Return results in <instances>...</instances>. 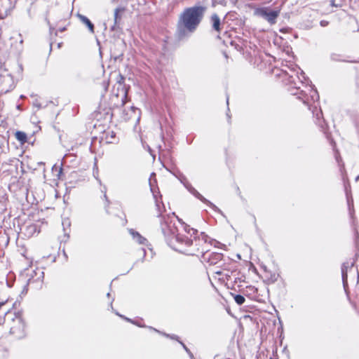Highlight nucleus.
<instances>
[{
    "instance_id": "412c9836",
    "label": "nucleus",
    "mask_w": 359,
    "mask_h": 359,
    "mask_svg": "<svg viewBox=\"0 0 359 359\" xmlns=\"http://www.w3.org/2000/svg\"><path fill=\"white\" fill-rule=\"evenodd\" d=\"M187 189L189 190V191L190 193H191L192 190H194V187H192L191 186H188V187H187Z\"/></svg>"
},
{
    "instance_id": "7c9ffc66",
    "label": "nucleus",
    "mask_w": 359,
    "mask_h": 359,
    "mask_svg": "<svg viewBox=\"0 0 359 359\" xmlns=\"http://www.w3.org/2000/svg\"><path fill=\"white\" fill-rule=\"evenodd\" d=\"M310 97H311V100H313V95H310Z\"/></svg>"
},
{
    "instance_id": "cd10ccee",
    "label": "nucleus",
    "mask_w": 359,
    "mask_h": 359,
    "mask_svg": "<svg viewBox=\"0 0 359 359\" xmlns=\"http://www.w3.org/2000/svg\"><path fill=\"white\" fill-rule=\"evenodd\" d=\"M104 198H106V200L107 201V197L106 194H104Z\"/></svg>"
},
{
    "instance_id": "dca6fc26",
    "label": "nucleus",
    "mask_w": 359,
    "mask_h": 359,
    "mask_svg": "<svg viewBox=\"0 0 359 359\" xmlns=\"http://www.w3.org/2000/svg\"><path fill=\"white\" fill-rule=\"evenodd\" d=\"M233 299H234L235 302L238 305H242L245 302V297L241 295V294H235V295H233Z\"/></svg>"
},
{
    "instance_id": "a878e982",
    "label": "nucleus",
    "mask_w": 359,
    "mask_h": 359,
    "mask_svg": "<svg viewBox=\"0 0 359 359\" xmlns=\"http://www.w3.org/2000/svg\"><path fill=\"white\" fill-rule=\"evenodd\" d=\"M309 90L310 91V93H312V88H309Z\"/></svg>"
},
{
    "instance_id": "4468645a",
    "label": "nucleus",
    "mask_w": 359,
    "mask_h": 359,
    "mask_svg": "<svg viewBox=\"0 0 359 359\" xmlns=\"http://www.w3.org/2000/svg\"><path fill=\"white\" fill-rule=\"evenodd\" d=\"M107 142L114 144L117 142V139L116 137V133L114 131H109L107 133Z\"/></svg>"
},
{
    "instance_id": "bb28decb",
    "label": "nucleus",
    "mask_w": 359,
    "mask_h": 359,
    "mask_svg": "<svg viewBox=\"0 0 359 359\" xmlns=\"http://www.w3.org/2000/svg\"><path fill=\"white\" fill-rule=\"evenodd\" d=\"M291 94H292V95H296V94H297V93H293V92H291Z\"/></svg>"
},
{
    "instance_id": "1a4fd4ad",
    "label": "nucleus",
    "mask_w": 359,
    "mask_h": 359,
    "mask_svg": "<svg viewBox=\"0 0 359 359\" xmlns=\"http://www.w3.org/2000/svg\"><path fill=\"white\" fill-rule=\"evenodd\" d=\"M129 233L132 236L133 240L140 245H147V240L142 235H140L137 231L130 229H129Z\"/></svg>"
},
{
    "instance_id": "2eb2a0df",
    "label": "nucleus",
    "mask_w": 359,
    "mask_h": 359,
    "mask_svg": "<svg viewBox=\"0 0 359 359\" xmlns=\"http://www.w3.org/2000/svg\"><path fill=\"white\" fill-rule=\"evenodd\" d=\"M130 111L132 113L134 114V116L133 118H136L137 121L140 119V109H137V108H135L134 107H132L130 108ZM128 119H130V118H133V116L130 115L128 118H127Z\"/></svg>"
},
{
    "instance_id": "423d86ee",
    "label": "nucleus",
    "mask_w": 359,
    "mask_h": 359,
    "mask_svg": "<svg viewBox=\"0 0 359 359\" xmlns=\"http://www.w3.org/2000/svg\"><path fill=\"white\" fill-rule=\"evenodd\" d=\"M29 278H28V284L31 285L34 283H39V285H41V283L43 279L44 273L41 269H37L36 270H34L29 274Z\"/></svg>"
},
{
    "instance_id": "6e6552de",
    "label": "nucleus",
    "mask_w": 359,
    "mask_h": 359,
    "mask_svg": "<svg viewBox=\"0 0 359 359\" xmlns=\"http://www.w3.org/2000/svg\"><path fill=\"white\" fill-rule=\"evenodd\" d=\"M354 264L353 262H344L341 266V276L344 287H346L347 284V269L351 268Z\"/></svg>"
},
{
    "instance_id": "b1692460",
    "label": "nucleus",
    "mask_w": 359,
    "mask_h": 359,
    "mask_svg": "<svg viewBox=\"0 0 359 359\" xmlns=\"http://www.w3.org/2000/svg\"><path fill=\"white\" fill-rule=\"evenodd\" d=\"M182 344L183 347H184V348L187 351V347L185 346V345H184V344H183L182 343Z\"/></svg>"
},
{
    "instance_id": "7ed1b4c3",
    "label": "nucleus",
    "mask_w": 359,
    "mask_h": 359,
    "mask_svg": "<svg viewBox=\"0 0 359 359\" xmlns=\"http://www.w3.org/2000/svg\"><path fill=\"white\" fill-rule=\"evenodd\" d=\"M280 10H271L269 7L258 8L255 10V15L264 18L270 25L276 23V20L279 16Z\"/></svg>"
},
{
    "instance_id": "20e7f679",
    "label": "nucleus",
    "mask_w": 359,
    "mask_h": 359,
    "mask_svg": "<svg viewBox=\"0 0 359 359\" xmlns=\"http://www.w3.org/2000/svg\"><path fill=\"white\" fill-rule=\"evenodd\" d=\"M25 324L23 319L20 316H16L12 320V325L10 327V334L16 339H21L25 336Z\"/></svg>"
},
{
    "instance_id": "f3484780",
    "label": "nucleus",
    "mask_w": 359,
    "mask_h": 359,
    "mask_svg": "<svg viewBox=\"0 0 359 359\" xmlns=\"http://www.w3.org/2000/svg\"><path fill=\"white\" fill-rule=\"evenodd\" d=\"M301 94L304 95V98H303L304 103L307 104L309 107V109H311V108H310L311 104L309 103V97H306L305 91L304 90H301Z\"/></svg>"
},
{
    "instance_id": "ddd939ff",
    "label": "nucleus",
    "mask_w": 359,
    "mask_h": 359,
    "mask_svg": "<svg viewBox=\"0 0 359 359\" xmlns=\"http://www.w3.org/2000/svg\"><path fill=\"white\" fill-rule=\"evenodd\" d=\"M15 138L20 141L21 143H25L27 142V134L24 132H22V131H17L15 133Z\"/></svg>"
},
{
    "instance_id": "c756f323",
    "label": "nucleus",
    "mask_w": 359,
    "mask_h": 359,
    "mask_svg": "<svg viewBox=\"0 0 359 359\" xmlns=\"http://www.w3.org/2000/svg\"><path fill=\"white\" fill-rule=\"evenodd\" d=\"M3 303H0V308L3 306Z\"/></svg>"
},
{
    "instance_id": "0eeeda50",
    "label": "nucleus",
    "mask_w": 359,
    "mask_h": 359,
    "mask_svg": "<svg viewBox=\"0 0 359 359\" xmlns=\"http://www.w3.org/2000/svg\"><path fill=\"white\" fill-rule=\"evenodd\" d=\"M191 194H193L196 198L199 199L201 201L203 202L204 203L209 205L210 208H212L215 211H217L220 212L219 209L213 203H212L210 201L207 200L205 198H204L196 189L192 190Z\"/></svg>"
},
{
    "instance_id": "4be33fe9",
    "label": "nucleus",
    "mask_w": 359,
    "mask_h": 359,
    "mask_svg": "<svg viewBox=\"0 0 359 359\" xmlns=\"http://www.w3.org/2000/svg\"><path fill=\"white\" fill-rule=\"evenodd\" d=\"M216 257H217V259H220L221 258V255L220 254H217Z\"/></svg>"
},
{
    "instance_id": "393cba45",
    "label": "nucleus",
    "mask_w": 359,
    "mask_h": 359,
    "mask_svg": "<svg viewBox=\"0 0 359 359\" xmlns=\"http://www.w3.org/2000/svg\"><path fill=\"white\" fill-rule=\"evenodd\" d=\"M151 330H154L155 332H158L156 329L151 327Z\"/></svg>"
},
{
    "instance_id": "5701e85b",
    "label": "nucleus",
    "mask_w": 359,
    "mask_h": 359,
    "mask_svg": "<svg viewBox=\"0 0 359 359\" xmlns=\"http://www.w3.org/2000/svg\"><path fill=\"white\" fill-rule=\"evenodd\" d=\"M125 318L126 320L131 322L130 319H129V318Z\"/></svg>"
},
{
    "instance_id": "f257e3e1",
    "label": "nucleus",
    "mask_w": 359,
    "mask_h": 359,
    "mask_svg": "<svg viewBox=\"0 0 359 359\" xmlns=\"http://www.w3.org/2000/svg\"><path fill=\"white\" fill-rule=\"evenodd\" d=\"M175 218L177 219L179 222H181V220L175 216V213H172V215H168L163 216V221L161 222V228L168 244L174 250L182 252L184 246L189 247L192 245L193 240L191 237L196 234V230L190 228L187 225H184V229L190 235V238L179 233L174 222V219Z\"/></svg>"
},
{
    "instance_id": "f03ea898",
    "label": "nucleus",
    "mask_w": 359,
    "mask_h": 359,
    "mask_svg": "<svg viewBox=\"0 0 359 359\" xmlns=\"http://www.w3.org/2000/svg\"><path fill=\"white\" fill-rule=\"evenodd\" d=\"M204 13L202 6L187 8L181 15L177 23V34L180 39L190 36L200 24Z\"/></svg>"
},
{
    "instance_id": "c85d7f7f",
    "label": "nucleus",
    "mask_w": 359,
    "mask_h": 359,
    "mask_svg": "<svg viewBox=\"0 0 359 359\" xmlns=\"http://www.w3.org/2000/svg\"><path fill=\"white\" fill-rule=\"evenodd\" d=\"M226 102L229 104V97L226 98Z\"/></svg>"
},
{
    "instance_id": "aec40b11",
    "label": "nucleus",
    "mask_w": 359,
    "mask_h": 359,
    "mask_svg": "<svg viewBox=\"0 0 359 359\" xmlns=\"http://www.w3.org/2000/svg\"><path fill=\"white\" fill-rule=\"evenodd\" d=\"M330 6H332V7H333V6H335V7L339 6V5L335 4V0H332V1H330Z\"/></svg>"
},
{
    "instance_id": "6ab92c4d",
    "label": "nucleus",
    "mask_w": 359,
    "mask_h": 359,
    "mask_svg": "<svg viewBox=\"0 0 359 359\" xmlns=\"http://www.w3.org/2000/svg\"><path fill=\"white\" fill-rule=\"evenodd\" d=\"M327 24H328V22H327L325 20H322L320 22V25L323 26V27H325Z\"/></svg>"
},
{
    "instance_id": "2f4dec72",
    "label": "nucleus",
    "mask_w": 359,
    "mask_h": 359,
    "mask_svg": "<svg viewBox=\"0 0 359 359\" xmlns=\"http://www.w3.org/2000/svg\"><path fill=\"white\" fill-rule=\"evenodd\" d=\"M99 183H101V180L100 179H97Z\"/></svg>"
},
{
    "instance_id": "9b49d317",
    "label": "nucleus",
    "mask_w": 359,
    "mask_h": 359,
    "mask_svg": "<svg viewBox=\"0 0 359 359\" xmlns=\"http://www.w3.org/2000/svg\"><path fill=\"white\" fill-rule=\"evenodd\" d=\"M123 8H117L114 11V25L112 26L111 29L114 30L116 29V27L118 25L119 20L121 18V16L119 15L120 12L123 11Z\"/></svg>"
},
{
    "instance_id": "39448f33",
    "label": "nucleus",
    "mask_w": 359,
    "mask_h": 359,
    "mask_svg": "<svg viewBox=\"0 0 359 359\" xmlns=\"http://www.w3.org/2000/svg\"><path fill=\"white\" fill-rule=\"evenodd\" d=\"M291 74L287 73V82L291 86H292L296 90H299L301 88V85H303V82L298 75V72L295 70H291Z\"/></svg>"
},
{
    "instance_id": "9d476101",
    "label": "nucleus",
    "mask_w": 359,
    "mask_h": 359,
    "mask_svg": "<svg viewBox=\"0 0 359 359\" xmlns=\"http://www.w3.org/2000/svg\"><path fill=\"white\" fill-rule=\"evenodd\" d=\"M211 22L213 29L219 32L220 30V19L217 14H213L211 16Z\"/></svg>"
},
{
    "instance_id": "a211bd4d",
    "label": "nucleus",
    "mask_w": 359,
    "mask_h": 359,
    "mask_svg": "<svg viewBox=\"0 0 359 359\" xmlns=\"http://www.w3.org/2000/svg\"><path fill=\"white\" fill-rule=\"evenodd\" d=\"M156 208L158 212V217H161V208H160V203L157 199H156Z\"/></svg>"
},
{
    "instance_id": "f8f14e48",
    "label": "nucleus",
    "mask_w": 359,
    "mask_h": 359,
    "mask_svg": "<svg viewBox=\"0 0 359 359\" xmlns=\"http://www.w3.org/2000/svg\"><path fill=\"white\" fill-rule=\"evenodd\" d=\"M79 18H80L81 21L83 24H85V25H86L88 26V27L89 28L90 31L91 32H93V31H94V25H93V23L89 20V19H88L87 17H86V16H84V15H79Z\"/></svg>"
}]
</instances>
